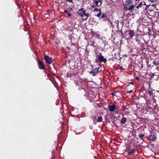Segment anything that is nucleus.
Here are the masks:
<instances>
[{
  "label": "nucleus",
  "instance_id": "nucleus-10",
  "mask_svg": "<svg viewBox=\"0 0 159 159\" xmlns=\"http://www.w3.org/2000/svg\"><path fill=\"white\" fill-rule=\"evenodd\" d=\"M143 5L142 2H141L136 7L137 9H139V8H141Z\"/></svg>",
  "mask_w": 159,
  "mask_h": 159
},
{
  "label": "nucleus",
  "instance_id": "nucleus-4",
  "mask_svg": "<svg viewBox=\"0 0 159 159\" xmlns=\"http://www.w3.org/2000/svg\"><path fill=\"white\" fill-rule=\"evenodd\" d=\"M45 59L46 62L49 64H51L52 62V58L51 57H49L48 56L45 55Z\"/></svg>",
  "mask_w": 159,
  "mask_h": 159
},
{
  "label": "nucleus",
  "instance_id": "nucleus-9",
  "mask_svg": "<svg viewBox=\"0 0 159 159\" xmlns=\"http://www.w3.org/2000/svg\"><path fill=\"white\" fill-rule=\"evenodd\" d=\"M126 2L128 3L129 6H130L132 4V0H127Z\"/></svg>",
  "mask_w": 159,
  "mask_h": 159
},
{
  "label": "nucleus",
  "instance_id": "nucleus-39",
  "mask_svg": "<svg viewBox=\"0 0 159 159\" xmlns=\"http://www.w3.org/2000/svg\"><path fill=\"white\" fill-rule=\"evenodd\" d=\"M155 75V74L154 73H152V76H153Z\"/></svg>",
  "mask_w": 159,
  "mask_h": 159
},
{
  "label": "nucleus",
  "instance_id": "nucleus-34",
  "mask_svg": "<svg viewBox=\"0 0 159 159\" xmlns=\"http://www.w3.org/2000/svg\"><path fill=\"white\" fill-rule=\"evenodd\" d=\"M96 6V5H93L92 6V7L93 8H94Z\"/></svg>",
  "mask_w": 159,
  "mask_h": 159
},
{
  "label": "nucleus",
  "instance_id": "nucleus-18",
  "mask_svg": "<svg viewBox=\"0 0 159 159\" xmlns=\"http://www.w3.org/2000/svg\"><path fill=\"white\" fill-rule=\"evenodd\" d=\"M106 16H107L105 14H102L101 16V18H103L105 17Z\"/></svg>",
  "mask_w": 159,
  "mask_h": 159
},
{
  "label": "nucleus",
  "instance_id": "nucleus-5",
  "mask_svg": "<svg viewBox=\"0 0 159 159\" xmlns=\"http://www.w3.org/2000/svg\"><path fill=\"white\" fill-rule=\"evenodd\" d=\"M38 62L39 68L41 69H44L45 68V67L44 66L43 63L39 60H38Z\"/></svg>",
  "mask_w": 159,
  "mask_h": 159
},
{
  "label": "nucleus",
  "instance_id": "nucleus-42",
  "mask_svg": "<svg viewBox=\"0 0 159 159\" xmlns=\"http://www.w3.org/2000/svg\"><path fill=\"white\" fill-rule=\"evenodd\" d=\"M158 77H159V76H158Z\"/></svg>",
  "mask_w": 159,
  "mask_h": 159
},
{
  "label": "nucleus",
  "instance_id": "nucleus-24",
  "mask_svg": "<svg viewBox=\"0 0 159 159\" xmlns=\"http://www.w3.org/2000/svg\"><path fill=\"white\" fill-rule=\"evenodd\" d=\"M67 15L68 17L70 16L71 15V14L69 12L68 13Z\"/></svg>",
  "mask_w": 159,
  "mask_h": 159
},
{
  "label": "nucleus",
  "instance_id": "nucleus-28",
  "mask_svg": "<svg viewBox=\"0 0 159 159\" xmlns=\"http://www.w3.org/2000/svg\"><path fill=\"white\" fill-rule=\"evenodd\" d=\"M124 8H125V9L126 10V11H127V10H128V7H124Z\"/></svg>",
  "mask_w": 159,
  "mask_h": 159
},
{
  "label": "nucleus",
  "instance_id": "nucleus-11",
  "mask_svg": "<svg viewBox=\"0 0 159 159\" xmlns=\"http://www.w3.org/2000/svg\"><path fill=\"white\" fill-rule=\"evenodd\" d=\"M102 120V116H100L98 117L97 120V121L98 122H101Z\"/></svg>",
  "mask_w": 159,
  "mask_h": 159
},
{
  "label": "nucleus",
  "instance_id": "nucleus-25",
  "mask_svg": "<svg viewBox=\"0 0 159 159\" xmlns=\"http://www.w3.org/2000/svg\"><path fill=\"white\" fill-rule=\"evenodd\" d=\"M80 11L77 12V13L81 17V14H83V12H82V13H80Z\"/></svg>",
  "mask_w": 159,
  "mask_h": 159
},
{
  "label": "nucleus",
  "instance_id": "nucleus-1",
  "mask_svg": "<svg viewBox=\"0 0 159 159\" xmlns=\"http://www.w3.org/2000/svg\"><path fill=\"white\" fill-rule=\"evenodd\" d=\"M107 61L106 59L104 57L101 53L99 54V56H96V58L95 59L96 62L100 61L101 62H103L105 63Z\"/></svg>",
  "mask_w": 159,
  "mask_h": 159
},
{
  "label": "nucleus",
  "instance_id": "nucleus-38",
  "mask_svg": "<svg viewBox=\"0 0 159 159\" xmlns=\"http://www.w3.org/2000/svg\"><path fill=\"white\" fill-rule=\"evenodd\" d=\"M136 79L137 80H139V78L138 77H136Z\"/></svg>",
  "mask_w": 159,
  "mask_h": 159
},
{
  "label": "nucleus",
  "instance_id": "nucleus-30",
  "mask_svg": "<svg viewBox=\"0 0 159 159\" xmlns=\"http://www.w3.org/2000/svg\"><path fill=\"white\" fill-rule=\"evenodd\" d=\"M142 3H143V5H146H146H146V3H145V2H142Z\"/></svg>",
  "mask_w": 159,
  "mask_h": 159
},
{
  "label": "nucleus",
  "instance_id": "nucleus-15",
  "mask_svg": "<svg viewBox=\"0 0 159 159\" xmlns=\"http://www.w3.org/2000/svg\"><path fill=\"white\" fill-rule=\"evenodd\" d=\"M93 2H94L95 3L96 6H98V5L99 4V3L97 1L94 0L93 1Z\"/></svg>",
  "mask_w": 159,
  "mask_h": 159
},
{
  "label": "nucleus",
  "instance_id": "nucleus-37",
  "mask_svg": "<svg viewBox=\"0 0 159 159\" xmlns=\"http://www.w3.org/2000/svg\"><path fill=\"white\" fill-rule=\"evenodd\" d=\"M96 74L95 73V72L94 73H93V76H95V75H96Z\"/></svg>",
  "mask_w": 159,
  "mask_h": 159
},
{
  "label": "nucleus",
  "instance_id": "nucleus-14",
  "mask_svg": "<svg viewBox=\"0 0 159 159\" xmlns=\"http://www.w3.org/2000/svg\"><path fill=\"white\" fill-rule=\"evenodd\" d=\"M135 150L134 149H133L132 151L130 152H128L129 154H133L134 153Z\"/></svg>",
  "mask_w": 159,
  "mask_h": 159
},
{
  "label": "nucleus",
  "instance_id": "nucleus-33",
  "mask_svg": "<svg viewBox=\"0 0 159 159\" xmlns=\"http://www.w3.org/2000/svg\"><path fill=\"white\" fill-rule=\"evenodd\" d=\"M84 11L83 10V8H80L79 10V11Z\"/></svg>",
  "mask_w": 159,
  "mask_h": 159
},
{
  "label": "nucleus",
  "instance_id": "nucleus-41",
  "mask_svg": "<svg viewBox=\"0 0 159 159\" xmlns=\"http://www.w3.org/2000/svg\"><path fill=\"white\" fill-rule=\"evenodd\" d=\"M130 83V84H134V83H133V82Z\"/></svg>",
  "mask_w": 159,
  "mask_h": 159
},
{
  "label": "nucleus",
  "instance_id": "nucleus-20",
  "mask_svg": "<svg viewBox=\"0 0 159 159\" xmlns=\"http://www.w3.org/2000/svg\"><path fill=\"white\" fill-rule=\"evenodd\" d=\"M99 69V68H98V69H94V70H95L94 71V72L95 74L96 73H98V70Z\"/></svg>",
  "mask_w": 159,
  "mask_h": 159
},
{
  "label": "nucleus",
  "instance_id": "nucleus-17",
  "mask_svg": "<svg viewBox=\"0 0 159 159\" xmlns=\"http://www.w3.org/2000/svg\"><path fill=\"white\" fill-rule=\"evenodd\" d=\"M101 14V11H100V12H99V13L98 14H97V16L98 17L100 18V16Z\"/></svg>",
  "mask_w": 159,
  "mask_h": 159
},
{
  "label": "nucleus",
  "instance_id": "nucleus-8",
  "mask_svg": "<svg viewBox=\"0 0 159 159\" xmlns=\"http://www.w3.org/2000/svg\"><path fill=\"white\" fill-rule=\"evenodd\" d=\"M126 120L127 119L125 117H123L121 120V122L122 124H124L126 122Z\"/></svg>",
  "mask_w": 159,
  "mask_h": 159
},
{
  "label": "nucleus",
  "instance_id": "nucleus-21",
  "mask_svg": "<svg viewBox=\"0 0 159 159\" xmlns=\"http://www.w3.org/2000/svg\"><path fill=\"white\" fill-rule=\"evenodd\" d=\"M144 136V134H141L139 135V137L141 139Z\"/></svg>",
  "mask_w": 159,
  "mask_h": 159
},
{
  "label": "nucleus",
  "instance_id": "nucleus-40",
  "mask_svg": "<svg viewBox=\"0 0 159 159\" xmlns=\"http://www.w3.org/2000/svg\"><path fill=\"white\" fill-rule=\"evenodd\" d=\"M120 69H121L122 70H124V69L122 68V67H121Z\"/></svg>",
  "mask_w": 159,
  "mask_h": 159
},
{
  "label": "nucleus",
  "instance_id": "nucleus-23",
  "mask_svg": "<svg viewBox=\"0 0 159 159\" xmlns=\"http://www.w3.org/2000/svg\"><path fill=\"white\" fill-rule=\"evenodd\" d=\"M94 71H95V70H94V71L93 70V71H90L89 72V73L90 74H93V73H94Z\"/></svg>",
  "mask_w": 159,
  "mask_h": 159
},
{
  "label": "nucleus",
  "instance_id": "nucleus-12",
  "mask_svg": "<svg viewBox=\"0 0 159 159\" xmlns=\"http://www.w3.org/2000/svg\"><path fill=\"white\" fill-rule=\"evenodd\" d=\"M134 6L133 5H130L129 7L128 8V10L130 11V12L132 11V10L134 8Z\"/></svg>",
  "mask_w": 159,
  "mask_h": 159
},
{
  "label": "nucleus",
  "instance_id": "nucleus-6",
  "mask_svg": "<svg viewBox=\"0 0 159 159\" xmlns=\"http://www.w3.org/2000/svg\"><path fill=\"white\" fill-rule=\"evenodd\" d=\"M109 109L110 111L112 112L114 111L116 109V106L114 105L112 106H109Z\"/></svg>",
  "mask_w": 159,
  "mask_h": 159
},
{
  "label": "nucleus",
  "instance_id": "nucleus-36",
  "mask_svg": "<svg viewBox=\"0 0 159 159\" xmlns=\"http://www.w3.org/2000/svg\"><path fill=\"white\" fill-rule=\"evenodd\" d=\"M156 6V5L155 4H153V5H152V6L153 7H155V6Z\"/></svg>",
  "mask_w": 159,
  "mask_h": 159
},
{
  "label": "nucleus",
  "instance_id": "nucleus-29",
  "mask_svg": "<svg viewBox=\"0 0 159 159\" xmlns=\"http://www.w3.org/2000/svg\"><path fill=\"white\" fill-rule=\"evenodd\" d=\"M66 1L69 2H73L72 0H66Z\"/></svg>",
  "mask_w": 159,
  "mask_h": 159
},
{
  "label": "nucleus",
  "instance_id": "nucleus-35",
  "mask_svg": "<svg viewBox=\"0 0 159 159\" xmlns=\"http://www.w3.org/2000/svg\"><path fill=\"white\" fill-rule=\"evenodd\" d=\"M132 90H131L130 91L128 92L127 93H131L132 92Z\"/></svg>",
  "mask_w": 159,
  "mask_h": 159
},
{
  "label": "nucleus",
  "instance_id": "nucleus-16",
  "mask_svg": "<svg viewBox=\"0 0 159 159\" xmlns=\"http://www.w3.org/2000/svg\"><path fill=\"white\" fill-rule=\"evenodd\" d=\"M98 2H99L98 6H100L102 5V0H98L97 1Z\"/></svg>",
  "mask_w": 159,
  "mask_h": 159
},
{
  "label": "nucleus",
  "instance_id": "nucleus-2",
  "mask_svg": "<svg viewBox=\"0 0 159 159\" xmlns=\"http://www.w3.org/2000/svg\"><path fill=\"white\" fill-rule=\"evenodd\" d=\"M148 139L151 141H155L157 139L156 134L154 133H151L150 135L148 136Z\"/></svg>",
  "mask_w": 159,
  "mask_h": 159
},
{
  "label": "nucleus",
  "instance_id": "nucleus-13",
  "mask_svg": "<svg viewBox=\"0 0 159 159\" xmlns=\"http://www.w3.org/2000/svg\"><path fill=\"white\" fill-rule=\"evenodd\" d=\"M153 63L156 66H157L159 65V63L158 62L156 61H154L153 62Z\"/></svg>",
  "mask_w": 159,
  "mask_h": 159
},
{
  "label": "nucleus",
  "instance_id": "nucleus-31",
  "mask_svg": "<svg viewBox=\"0 0 159 159\" xmlns=\"http://www.w3.org/2000/svg\"><path fill=\"white\" fill-rule=\"evenodd\" d=\"M150 5H146V8H145V9H147L149 7Z\"/></svg>",
  "mask_w": 159,
  "mask_h": 159
},
{
  "label": "nucleus",
  "instance_id": "nucleus-22",
  "mask_svg": "<svg viewBox=\"0 0 159 159\" xmlns=\"http://www.w3.org/2000/svg\"><path fill=\"white\" fill-rule=\"evenodd\" d=\"M150 0L151 1V2L152 3L156 2L157 1V0Z\"/></svg>",
  "mask_w": 159,
  "mask_h": 159
},
{
  "label": "nucleus",
  "instance_id": "nucleus-19",
  "mask_svg": "<svg viewBox=\"0 0 159 159\" xmlns=\"http://www.w3.org/2000/svg\"><path fill=\"white\" fill-rule=\"evenodd\" d=\"M94 11H97L100 12V11H101L100 9H98L97 8H95L94 9Z\"/></svg>",
  "mask_w": 159,
  "mask_h": 159
},
{
  "label": "nucleus",
  "instance_id": "nucleus-27",
  "mask_svg": "<svg viewBox=\"0 0 159 159\" xmlns=\"http://www.w3.org/2000/svg\"><path fill=\"white\" fill-rule=\"evenodd\" d=\"M80 11L77 12V13L81 17V14H83V12H82V13H80Z\"/></svg>",
  "mask_w": 159,
  "mask_h": 159
},
{
  "label": "nucleus",
  "instance_id": "nucleus-3",
  "mask_svg": "<svg viewBox=\"0 0 159 159\" xmlns=\"http://www.w3.org/2000/svg\"><path fill=\"white\" fill-rule=\"evenodd\" d=\"M89 14V13L86 14L85 11L84 10L83 11V14H81V17L83 20H86L88 18Z\"/></svg>",
  "mask_w": 159,
  "mask_h": 159
},
{
  "label": "nucleus",
  "instance_id": "nucleus-7",
  "mask_svg": "<svg viewBox=\"0 0 159 159\" xmlns=\"http://www.w3.org/2000/svg\"><path fill=\"white\" fill-rule=\"evenodd\" d=\"M129 34L130 36V39H132L134 36V33L133 30H129Z\"/></svg>",
  "mask_w": 159,
  "mask_h": 159
},
{
  "label": "nucleus",
  "instance_id": "nucleus-32",
  "mask_svg": "<svg viewBox=\"0 0 159 159\" xmlns=\"http://www.w3.org/2000/svg\"><path fill=\"white\" fill-rule=\"evenodd\" d=\"M64 12L65 13H67V14L69 12H68V11L67 10H64Z\"/></svg>",
  "mask_w": 159,
  "mask_h": 159
},
{
  "label": "nucleus",
  "instance_id": "nucleus-26",
  "mask_svg": "<svg viewBox=\"0 0 159 159\" xmlns=\"http://www.w3.org/2000/svg\"><path fill=\"white\" fill-rule=\"evenodd\" d=\"M80 11L77 12V13L81 17V14H83V12H82V13H80Z\"/></svg>",
  "mask_w": 159,
  "mask_h": 159
}]
</instances>
